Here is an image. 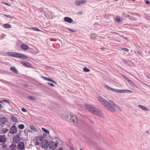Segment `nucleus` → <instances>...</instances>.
<instances>
[{
  "instance_id": "obj_8",
  "label": "nucleus",
  "mask_w": 150,
  "mask_h": 150,
  "mask_svg": "<svg viewBox=\"0 0 150 150\" xmlns=\"http://www.w3.org/2000/svg\"><path fill=\"white\" fill-rule=\"evenodd\" d=\"M19 134H20V133H18L17 135L15 136L13 139V142L15 143H18L20 140L21 137L18 135Z\"/></svg>"
},
{
  "instance_id": "obj_15",
  "label": "nucleus",
  "mask_w": 150,
  "mask_h": 150,
  "mask_svg": "<svg viewBox=\"0 0 150 150\" xmlns=\"http://www.w3.org/2000/svg\"><path fill=\"white\" fill-rule=\"evenodd\" d=\"M9 129L7 128H1L0 129V131L1 134H5L7 132H8Z\"/></svg>"
},
{
  "instance_id": "obj_22",
  "label": "nucleus",
  "mask_w": 150,
  "mask_h": 150,
  "mask_svg": "<svg viewBox=\"0 0 150 150\" xmlns=\"http://www.w3.org/2000/svg\"><path fill=\"white\" fill-rule=\"evenodd\" d=\"M3 27L6 29L10 28H11V26L10 24L7 23L4 25Z\"/></svg>"
},
{
  "instance_id": "obj_43",
  "label": "nucleus",
  "mask_w": 150,
  "mask_h": 150,
  "mask_svg": "<svg viewBox=\"0 0 150 150\" xmlns=\"http://www.w3.org/2000/svg\"><path fill=\"white\" fill-rule=\"evenodd\" d=\"M116 20L118 22H120V20L119 18H117L116 19Z\"/></svg>"
},
{
  "instance_id": "obj_28",
  "label": "nucleus",
  "mask_w": 150,
  "mask_h": 150,
  "mask_svg": "<svg viewBox=\"0 0 150 150\" xmlns=\"http://www.w3.org/2000/svg\"><path fill=\"white\" fill-rule=\"evenodd\" d=\"M83 71L84 72H88L90 71V70L89 69L85 67L83 69Z\"/></svg>"
},
{
  "instance_id": "obj_40",
  "label": "nucleus",
  "mask_w": 150,
  "mask_h": 150,
  "mask_svg": "<svg viewBox=\"0 0 150 150\" xmlns=\"http://www.w3.org/2000/svg\"><path fill=\"white\" fill-rule=\"evenodd\" d=\"M5 16L6 17H7V18H13L11 16H10V15H5Z\"/></svg>"
},
{
  "instance_id": "obj_17",
  "label": "nucleus",
  "mask_w": 150,
  "mask_h": 150,
  "mask_svg": "<svg viewBox=\"0 0 150 150\" xmlns=\"http://www.w3.org/2000/svg\"><path fill=\"white\" fill-rule=\"evenodd\" d=\"M42 77L43 79H44L45 80H46L47 81H48L52 82L54 83H56V82L54 80H53V79H51L49 78L48 77H44V76H42Z\"/></svg>"
},
{
  "instance_id": "obj_44",
  "label": "nucleus",
  "mask_w": 150,
  "mask_h": 150,
  "mask_svg": "<svg viewBox=\"0 0 150 150\" xmlns=\"http://www.w3.org/2000/svg\"><path fill=\"white\" fill-rule=\"evenodd\" d=\"M117 93H121V90H117Z\"/></svg>"
},
{
  "instance_id": "obj_20",
  "label": "nucleus",
  "mask_w": 150,
  "mask_h": 150,
  "mask_svg": "<svg viewBox=\"0 0 150 150\" xmlns=\"http://www.w3.org/2000/svg\"><path fill=\"white\" fill-rule=\"evenodd\" d=\"M11 150H16L17 147L16 145L13 143H12L10 146Z\"/></svg>"
},
{
  "instance_id": "obj_38",
  "label": "nucleus",
  "mask_w": 150,
  "mask_h": 150,
  "mask_svg": "<svg viewBox=\"0 0 150 150\" xmlns=\"http://www.w3.org/2000/svg\"><path fill=\"white\" fill-rule=\"evenodd\" d=\"M47 84L52 87H53L54 86V84L53 83H50V82H48Z\"/></svg>"
},
{
  "instance_id": "obj_2",
  "label": "nucleus",
  "mask_w": 150,
  "mask_h": 150,
  "mask_svg": "<svg viewBox=\"0 0 150 150\" xmlns=\"http://www.w3.org/2000/svg\"><path fill=\"white\" fill-rule=\"evenodd\" d=\"M85 105L88 110L92 114L98 116L100 115V111L98 109L94 107L92 105L88 104H85Z\"/></svg>"
},
{
  "instance_id": "obj_57",
  "label": "nucleus",
  "mask_w": 150,
  "mask_h": 150,
  "mask_svg": "<svg viewBox=\"0 0 150 150\" xmlns=\"http://www.w3.org/2000/svg\"><path fill=\"white\" fill-rule=\"evenodd\" d=\"M49 67V68H52V67Z\"/></svg>"
},
{
  "instance_id": "obj_23",
  "label": "nucleus",
  "mask_w": 150,
  "mask_h": 150,
  "mask_svg": "<svg viewBox=\"0 0 150 150\" xmlns=\"http://www.w3.org/2000/svg\"><path fill=\"white\" fill-rule=\"evenodd\" d=\"M10 118H11V120L15 122H18V120L13 115H11L10 116Z\"/></svg>"
},
{
  "instance_id": "obj_10",
  "label": "nucleus",
  "mask_w": 150,
  "mask_h": 150,
  "mask_svg": "<svg viewBox=\"0 0 150 150\" xmlns=\"http://www.w3.org/2000/svg\"><path fill=\"white\" fill-rule=\"evenodd\" d=\"M123 77L128 82L131 86L133 87H136V86L131 80L124 76H123Z\"/></svg>"
},
{
  "instance_id": "obj_47",
  "label": "nucleus",
  "mask_w": 150,
  "mask_h": 150,
  "mask_svg": "<svg viewBox=\"0 0 150 150\" xmlns=\"http://www.w3.org/2000/svg\"><path fill=\"white\" fill-rule=\"evenodd\" d=\"M123 38L125 40H126L127 41L128 40V38H127V37H124V38Z\"/></svg>"
},
{
  "instance_id": "obj_25",
  "label": "nucleus",
  "mask_w": 150,
  "mask_h": 150,
  "mask_svg": "<svg viewBox=\"0 0 150 150\" xmlns=\"http://www.w3.org/2000/svg\"><path fill=\"white\" fill-rule=\"evenodd\" d=\"M42 129L47 134H49L50 133L49 131L47 129H46L44 128H42Z\"/></svg>"
},
{
  "instance_id": "obj_19",
  "label": "nucleus",
  "mask_w": 150,
  "mask_h": 150,
  "mask_svg": "<svg viewBox=\"0 0 150 150\" xmlns=\"http://www.w3.org/2000/svg\"><path fill=\"white\" fill-rule=\"evenodd\" d=\"M138 106L142 110L147 111H148L149 110V109L148 108H147L146 107L143 106L142 105H138Z\"/></svg>"
},
{
  "instance_id": "obj_54",
  "label": "nucleus",
  "mask_w": 150,
  "mask_h": 150,
  "mask_svg": "<svg viewBox=\"0 0 150 150\" xmlns=\"http://www.w3.org/2000/svg\"><path fill=\"white\" fill-rule=\"evenodd\" d=\"M117 41L118 42H121V41L120 40H117Z\"/></svg>"
},
{
  "instance_id": "obj_50",
  "label": "nucleus",
  "mask_w": 150,
  "mask_h": 150,
  "mask_svg": "<svg viewBox=\"0 0 150 150\" xmlns=\"http://www.w3.org/2000/svg\"><path fill=\"white\" fill-rule=\"evenodd\" d=\"M5 4L7 6H10V5L9 4H8L7 3H5Z\"/></svg>"
},
{
  "instance_id": "obj_56",
  "label": "nucleus",
  "mask_w": 150,
  "mask_h": 150,
  "mask_svg": "<svg viewBox=\"0 0 150 150\" xmlns=\"http://www.w3.org/2000/svg\"><path fill=\"white\" fill-rule=\"evenodd\" d=\"M1 113H0V117H1Z\"/></svg>"
},
{
  "instance_id": "obj_30",
  "label": "nucleus",
  "mask_w": 150,
  "mask_h": 150,
  "mask_svg": "<svg viewBox=\"0 0 150 150\" xmlns=\"http://www.w3.org/2000/svg\"><path fill=\"white\" fill-rule=\"evenodd\" d=\"M28 98L29 99H31L32 100H35V98L33 96H28Z\"/></svg>"
},
{
  "instance_id": "obj_5",
  "label": "nucleus",
  "mask_w": 150,
  "mask_h": 150,
  "mask_svg": "<svg viewBox=\"0 0 150 150\" xmlns=\"http://www.w3.org/2000/svg\"><path fill=\"white\" fill-rule=\"evenodd\" d=\"M67 117L68 120L71 122H72L73 123L75 124L78 123V119L76 116H74L73 115H67Z\"/></svg>"
},
{
  "instance_id": "obj_58",
  "label": "nucleus",
  "mask_w": 150,
  "mask_h": 150,
  "mask_svg": "<svg viewBox=\"0 0 150 150\" xmlns=\"http://www.w3.org/2000/svg\"><path fill=\"white\" fill-rule=\"evenodd\" d=\"M127 16H128V17H129V15H128Z\"/></svg>"
},
{
  "instance_id": "obj_51",
  "label": "nucleus",
  "mask_w": 150,
  "mask_h": 150,
  "mask_svg": "<svg viewBox=\"0 0 150 150\" xmlns=\"http://www.w3.org/2000/svg\"><path fill=\"white\" fill-rule=\"evenodd\" d=\"M145 133H146L147 134H148L149 133V131H147L145 132Z\"/></svg>"
},
{
  "instance_id": "obj_11",
  "label": "nucleus",
  "mask_w": 150,
  "mask_h": 150,
  "mask_svg": "<svg viewBox=\"0 0 150 150\" xmlns=\"http://www.w3.org/2000/svg\"><path fill=\"white\" fill-rule=\"evenodd\" d=\"M6 137L4 135H0V142L3 143L6 142Z\"/></svg>"
},
{
  "instance_id": "obj_49",
  "label": "nucleus",
  "mask_w": 150,
  "mask_h": 150,
  "mask_svg": "<svg viewBox=\"0 0 150 150\" xmlns=\"http://www.w3.org/2000/svg\"><path fill=\"white\" fill-rule=\"evenodd\" d=\"M2 108H3V107L1 105V104H0V108L2 109Z\"/></svg>"
},
{
  "instance_id": "obj_24",
  "label": "nucleus",
  "mask_w": 150,
  "mask_h": 150,
  "mask_svg": "<svg viewBox=\"0 0 150 150\" xmlns=\"http://www.w3.org/2000/svg\"><path fill=\"white\" fill-rule=\"evenodd\" d=\"M31 129L33 130L34 132H37V130L36 128L33 125H31L30 126Z\"/></svg>"
},
{
  "instance_id": "obj_37",
  "label": "nucleus",
  "mask_w": 150,
  "mask_h": 150,
  "mask_svg": "<svg viewBox=\"0 0 150 150\" xmlns=\"http://www.w3.org/2000/svg\"><path fill=\"white\" fill-rule=\"evenodd\" d=\"M21 110L23 112H27V110H26L25 108H21Z\"/></svg>"
},
{
  "instance_id": "obj_26",
  "label": "nucleus",
  "mask_w": 150,
  "mask_h": 150,
  "mask_svg": "<svg viewBox=\"0 0 150 150\" xmlns=\"http://www.w3.org/2000/svg\"><path fill=\"white\" fill-rule=\"evenodd\" d=\"M24 127V125L23 124L20 125L18 126V128L20 129H23Z\"/></svg>"
},
{
  "instance_id": "obj_33",
  "label": "nucleus",
  "mask_w": 150,
  "mask_h": 150,
  "mask_svg": "<svg viewBox=\"0 0 150 150\" xmlns=\"http://www.w3.org/2000/svg\"><path fill=\"white\" fill-rule=\"evenodd\" d=\"M122 50L126 52H128L129 51L128 49L126 48H122Z\"/></svg>"
},
{
  "instance_id": "obj_13",
  "label": "nucleus",
  "mask_w": 150,
  "mask_h": 150,
  "mask_svg": "<svg viewBox=\"0 0 150 150\" xmlns=\"http://www.w3.org/2000/svg\"><path fill=\"white\" fill-rule=\"evenodd\" d=\"M64 20L66 22L69 23H71L73 21L72 19L68 17H65L64 18Z\"/></svg>"
},
{
  "instance_id": "obj_1",
  "label": "nucleus",
  "mask_w": 150,
  "mask_h": 150,
  "mask_svg": "<svg viewBox=\"0 0 150 150\" xmlns=\"http://www.w3.org/2000/svg\"><path fill=\"white\" fill-rule=\"evenodd\" d=\"M97 99L101 104L109 111L113 112L115 111L114 106V103L113 101H110L108 102L101 96H98Z\"/></svg>"
},
{
  "instance_id": "obj_60",
  "label": "nucleus",
  "mask_w": 150,
  "mask_h": 150,
  "mask_svg": "<svg viewBox=\"0 0 150 150\" xmlns=\"http://www.w3.org/2000/svg\"><path fill=\"white\" fill-rule=\"evenodd\" d=\"M10 1H12V0H10Z\"/></svg>"
},
{
  "instance_id": "obj_45",
  "label": "nucleus",
  "mask_w": 150,
  "mask_h": 150,
  "mask_svg": "<svg viewBox=\"0 0 150 150\" xmlns=\"http://www.w3.org/2000/svg\"><path fill=\"white\" fill-rule=\"evenodd\" d=\"M43 135L44 137H47V135H46V134H45V133H43Z\"/></svg>"
},
{
  "instance_id": "obj_53",
  "label": "nucleus",
  "mask_w": 150,
  "mask_h": 150,
  "mask_svg": "<svg viewBox=\"0 0 150 150\" xmlns=\"http://www.w3.org/2000/svg\"><path fill=\"white\" fill-rule=\"evenodd\" d=\"M69 150H74V149L73 148H71Z\"/></svg>"
},
{
  "instance_id": "obj_4",
  "label": "nucleus",
  "mask_w": 150,
  "mask_h": 150,
  "mask_svg": "<svg viewBox=\"0 0 150 150\" xmlns=\"http://www.w3.org/2000/svg\"><path fill=\"white\" fill-rule=\"evenodd\" d=\"M58 141H60L61 142V141L59 139L56 140L55 142L53 141L50 142L48 144L49 148L52 150L56 149L57 148L58 145L59 144Z\"/></svg>"
},
{
  "instance_id": "obj_14",
  "label": "nucleus",
  "mask_w": 150,
  "mask_h": 150,
  "mask_svg": "<svg viewBox=\"0 0 150 150\" xmlns=\"http://www.w3.org/2000/svg\"><path fill=\"white\" fill-rule=\"evenodd\" d=\"M21 63L25 66L29 67H30L31 65L30 64L25 61H22Z\"/></svg>"
},
{
  "instance_id": "obj_39",
  "label": "nucleus",
  "mask_w": 150,
  "mask_h": 150,
  "mask_svg": "<svg viewBox=\"0 0 150 150\" xmlns=\"http://www.w3.org/2000/svg\"><path fill=\"white\" fill-rule=\"evenodd\" d=\"M132 91L129 90H126L125 93H132Z\"/></svg>"
},
{
  "instance_id": "obj_29",
  "label": "nucleus",
  "mask_w": 150,
  "mask_h": 150,
  "mask_svg": "<svg viewBox=\"0 0 150 150\" xmlns=\"http://www.w3.org/2000/svg\"><path fill=\"white\" fill-rule=\"evenodd\" d=\"M67 29L69 31L72 33H75L76 32V31L75 30L71 29L69 28H68Z\"/></svg>"
},
{
  "instance_id": "obj_12",
  "label": "nucleus",
  "mask_w": 150,
  "mask_h": 150,
  "mask_svg": "<svg viewBox=\"0 0 150 150\" xmlns=\"http://www.w3.org/2000/svg\"><path fill=\"white\" fill-rule=\"evenodd\" d=\"M7 122V119L5 117H0V122L1 123L5 124Z\"/></svg>"
},
{
  "instance_id": "obj_48",
  "label": "nucleus",
  "mask_w": 150,
  "mask_h": 150,
  "mask_svg": "<svg viewBox=\"0 0 150 150\" xmlns=\"http://www.w3.org/2000/svg\"><path fill=\"white\" fill-rule=\"evenodd\" d=\"M146 4H149L150 2L148 1H146L145 2Z\"/></svg>"
},
{
  "instance_id": "obj_59",
  "label": "nucleus",
  "mask_w": 150,
  "mask_h": 150,
  "mask_svg": "<svg viewBox=\"0 0 150 150\" xmlns=\"http://www.w3.org/2000/svg\"><path fill=\"white\" fill-rule=\"evenodd\" d=\"M115 1H118V0H114Z\"/></svg>"
},
{
  "instance_id": "obj_16",
  "label": "nucleus",
  "mask_w": 150,
  "mask_h": 150,
  "mask_svg": "<svg viewBox=\"0 0 150 150\" xmlns=\"http://www.w3.org/2000/svg\"><path fill=\"white\" fill-rule=\"evenodd\" d=\"M84 1V0H76L75 3L76 5L79 6L81 4H83Z\"/></svg>"
},
{
  "instance_id": "obj_32",
  "label": "nucleus",
  "mask_w": 150,
  "mask_h": 150,
  "mask_svg": "<svg viewBox=\"0 0 150 150\" xmlns=\"http://www.w3.org/2000/svg\"><path fill=\"white\" fill-rule=\"evenodd\" d=\"M112 33L113 34H117V35H119V36L120 37H121V38H123V37H122V36H123L124 35H120L119 34L117 33H116V32H112Z\"/></svg>"
},
{
  "instance_id": "obj_35",
  "label": "nucleus",
  "mask_w": 150,
  "mask_h": 150,
  "mask_svg": "<svg viewBox=\"0 0 150 150\" xmlns=\"http://www.w3.org/2000/svg\"><path fill=\"white\" fill-rule=\"evenodd\" d=\"M3 101V102H6V103H8L9 104H10V102L8 100H2Z\"/></svg>"
},
{
  "instance_id": "obj_41",
  "label": "nucleus",
  "mask_w": 150,
  "mask_h": 150,
  "mask_svg": "<svg viewBox=\"0 0 150 150\" xmlns=\"http://www.w3.org/2000/svg\"><path fill=\"white\" fill-rule=\"evenodd\" d=\"M125 92H126V90L125 89L121 90V93H125Z\"/></svg>"
},
{
  "instance_id": "obj_31",
  "label": "nucleus",
  "mask_w": 150,
  "mask_h": 150,
  "mask_svg": "<svg viewBox=\"0 0 150 150\" xmlns=\"http://www.w3.org/2000/svg\"><path fill=\"white\" fill-rule=\"evenodd\" d=\"M32 29L36 31H40V29L35 27H33L31 28Z\"/></svg>"
},
{
  "instance_id": "obj_52",
  "label": "nucleus",
  "mask_w": 150,
  "mask_h": 150,
  "mask_svg": "<svg viewBox=\"0 0 150 150\" xmlns=\"http://www.w3.org/2000/svg\"><path fill=\"white\" fill-rule=\"evenodd\" d=\"M0 103H1L2 104H4V103L1 100H0Z\"/></svg>"
},
{
  "instance_id": "obj_27",
  "label": "nucleus",
  "mask_w": 150,
  "mask_h": 150,
  "mask_svg": "<svg viewBox=\"0 0 150 150\" xmlns=\"http://www.w3.org/2000/svg\"><path fill=\"white\" fill-rule=\"evenodd\" d=\"M114 106L118 109L120 111H121V109L120 107L117 105L115 103H114Z\"/></svg>"
},
{
  "instance_id": "obj_9",
  "label": "nucleus",
  "mask_w": 150,
  "mask_h": 150,
  "mask_svg": "<svg viewBox=\"0 0 150 150\" xmlns=\"http://www.w3.org/2000/svg\"><path fill=\"white\" fill-rule=\"evenodd\" d=\"M25 144L22 142H19L18 145V148L19 150H25Z\"/></svg>"
},
{
  "instance_id": "obj_46",
  "label": "nucleus",
  "mask_w": 150,
  "mask_h": 150,
  "mask_svg": "<svg viewBox=\"0 0 150 150\" xmlns=\"http://www.w3.org/2000/svg\"><path fill=\"white\" fill-rule=\"evenodd\" d=\"M78 13V14H79V15H81L83 13H82V11H80Z\"/></svg>"
},
{
  "instance_id": "obj_36",
  "label": "nucleus",
  "mask_w": 150,
  "mask_h": 150,
  "mask_svg": "<svg viewBox=\"0 0 150 150\" xmlns=\"http://www.w3.org/2000/svg\"><path fill=\"white\" fill-rule=\"evenodd\" d=\"M105 87L106 88H107V89H109V90H110L111 89V88L109 86H107V85H105Z\"/></svg>"
},
{
  "instance_id": "obj_7",
  "label": "nucleus",
  "mask_w": 150,
  "mask_h": 150,
  "mask_svg": "<svg viewBox=\"0 0 150 150\" xmlns=\"http://www.w3.org/2000/svg\"><path fill=\"white\" fill-rule=\"evenodd\" d=\"M17 132V128L15 125L12 126L10 128L9 133L12 134H14Z\"/></svg>"
},
{
  "instance_id": "obj_34",
  "label": "nucleus",
  "mask_w": 150,
  "mask_h": 150,
  "mask_svg": "<svg viewBox=\"0 0 150 150\" xmlns=\"http://www.w3.org/2000/svg\"><path fill=\"white\" fill-rule=\"evenodd\" d=\"M117 90V89H115L114 88H111V89L110 91H111L113 92L116 93Z\"/></svg>"
},
{
  "instance_id": "obj_55",
  "label": "nucleus",
  "mask_w": 150,
  "mask_h": 150,
  "mask_svg": "<svg viewBox=\"0 0 150 150\" xmlns=\"http://www.w3.org/2000/svg\"><path fill=\"white\" fill-rule=\"evenodd\" d=\"M138 52L139 54L141 55V54L139 52Z\"/></svg>"
},
{
  "instance_id": "obj_6",
  "label": "nucleus",
  "mask_w": 150,
  "mask_h": 150,
  "mask_svg": "<svg viewBox=\"0 0 150 150\" xmlns=\"http://www.w3.org/2000/svg\"><path fill=\"white\" fill-rule=\"evenodd\" d=\"M48 141L46 140H45L41 142L40 146L42 148L45 149L48 147Z\"/></svg>"
},
{
  "instance_id": "obj_3",
  "label": "nucleus",
  "mask_w": 150,
  "mask_h": 150,
  "mask_svg": "<svg viewBox=\"0 0 150 150\" xmlns=\"http://www.w3.org/2000/svg\"><path fill=\"white\" fill-rule=\"evenodd\" d=\"M7 54L10 56L21 59H25L30 58L23 54L14 52H8Z\"/></svg>"
},
{
  "instance_id": "obj_42",
  "label": "nucleus",
  "mask_w": 150,
  "mask_h": 150,
  "mask_svg": "<svg viewBox=\"0 0 150 150\" xmlns=\"http://www.w3.org/2000/svg\"><path fill=\"white\" fill-rule=\"evenodd\" d=\"M4 144V145L3 146V147L4 148V149H7V146L6 144Z\"/></svg>"
},
{
  "instance_id": "obj_21",
  "label": "nucleus",
  "mask_w": 150,
  "mask_h": 150,
  "mask_svg": "<svg viewBox=\"0 0 150 150\" xmlns=\"http://www.w3.org/2000/svg\"><path fill=\"white\" fill-rule=\"evenodd\" d=\"M11 70L13 72L17 74L18 72V71L16 69V68L15 67H13L10 68Z\"/></svg>"
},
{
  "instance_id": "obj_18",
  "label": "nucleus",
  "mask_w": 150,
  "mask_h": 150,
  "mask_svg": "<svg viewBox=\"0 0 150 150\" xmlns=\"http://www.w3.org/2000/svg\"><path fill=\"white\" fill-rule=\"evenodd\" d=\"M21 48L24 50H26L29 48V47L26 45L21 44Z\"/></svg>"
}]
</instances>
